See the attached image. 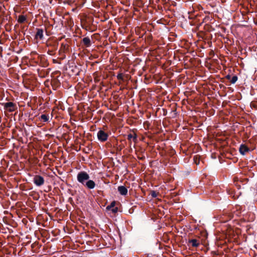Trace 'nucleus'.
<instances>
[{"label": "nucleus", "instance_id": "obj_21", "mask_svg": "<svg viewBox=\"0 0 257 257\" xmlns=\"http://www.w3.org/2000/svg\"><path fill=\"white\" fill-rule=\"evenodd\" d=\"M193 159H194L195 163L196 165L199 164V160L198 159L197 156H194Z\"/></svg>", "mask_w": 257, "mask_h": 257}, {"label": "nucleus", "instance_id": "obj_16", "mask_svg": "<svg viewBox=\"0 0 257 257\" xmlns=\"http://www.w3.org/2000/svg\"><path fill=\"white\" fill-rule=\"evenodd\" d=\"M68 49V45L66 43H62L61 44L60 51L65 52Z\"/></svg>", "mask_w": 257, "mask_h": 257}, {"label": "nucleus", "instance_id": "obj_7", "mask_svg": "<svg viewBox=\"0 0 257 257\" xmlns=\"http://www.w3.org/2000/svg\"><path fill=\"white\" fill-rule=\"evenodd\" d=\"M115 202L113 201L106 208L107 210H111L112 213H116L118 211V207H115Z\"/></svg>", "mask_w": 257, "mask_h": 257}, {"label": "nucleus", "instance_id": "obj_11", "mask_svg": "<svg viewBox=\"0 0 257 257\" xmlns=\"http://www.w3.org/2000/svg\"><path fill=\"white\" fill-rule=\"evenodd\" d=\"M37 33L35 35V39H43L44 38L43 30L42 29L37 28Z\"/></svg>", "mask_w": 257, "mask_h": 257}, {"label": "nucleus", "instance_id": "obj_14", "mask_svg": "<svg viewBox=\"0 0 257 257\" xmlns=\"http://www.w3.org/2000/svg\"><path fill=\"white\" fill-rule=\"evenodd\" d=\"M49 116L48 114H43L39 117V119L43 122H47L49 120Z\"/></svg>", "mask_w": 257, "mask_h": 257}, {"label": "nucleus", "instance_id": "obj_19", "mask_svg": "<svg viewBox=\"0 0 257 257\" xmlns=\"http://www.w3.org/2000/svg\"><path fill=\"white\" fill-rule=\"evenodd\" d=\"M116 77H117V79H118L119 80H121V81L124 80L123 75L122 73H120L118 74Z\"/></svg>", "mask_w": 257, "mask_h": 257}, {"label": "nucleus", "instance_id": "obj_10", "mask_svg": "<svg viewBox=\"0 0 257 257\" xmlns=\"http://www.w3.org/2000/svg\"><path fill=\"white\" fill-rule=\"evenodd\" d=\"M117 190L119 194L121 195L125 196L127 194V189L124 186H118Z\"/></svg>", "mask_w": 257, "mask_h": 257}, {"label": "nucleus", "instance_id": "obj_1", "mask_svg": "<svg viewBox=\"0 0 257 257\" xmlns=\"http://www.w3.org/2000/svg\"><path fill=\"white\" fill-rule=\"evenodd\" d=\"M90 176L89 174L85 171L79 172L77 175V181L89 189H93L95 188V183L91 180H89Z\"/></svg>", "mask_w": 257, "mask_h": 257}, {"label": "nucleus", "instance_id": "obj_4", "mask_svg": "<svg viewBox=\"0 0 257 257\" xmlns=\"http://www.w3.org/2000/svg\"><path fill=\"white\" fill-rule=\"evenodd\" d=\"M33 182L37 186L40 187L44 184L45 180L42 176L36 175L33 178Z\"/></svg>", "mask_w": 257, "mask_h": 257}, {"label": "nucleus", "instance_id": "obj_25", "mask_svg": "<svg viewBox=\"0 0 257 257\" xmlns=\"http://www.w3.org/2000/svg\"><path fill=\"white\" fill-rule=\"evenodd\" d=\"M79 71H78L76 73V74H77V75H79Z\"/></svg>", "mask_w": 257, "mask_h": 257}, {"label": "nucleus", "instance_id": "obj_20", "mask_svg": "<svg viewBox=\"0 0 257 257\" xmlns=\"http://www.w3.org/2000/svg\"><path fill=\"white\" fill-rule=\"evenodd\" d=\"M151 195L152 196V197L156 198L158 196V193H157L155 191H152L151 192Z\"/></svg>", "mask_w": 257, "mask_h": 257}, {"label": "nucleus", "instance_id": "obj_23", "mask_svg": "<svg viewBox=\"0 0 257 257\" xmlns=\"http://www.w3.org/2000/svg\"><path fill=\"white\" fill-rule=\"evenodd\" d=\"M139 159L140 160H143L145 159V157H139Z\"/></svg>", "mask_w": 257, "mask_h": 257}, {"label": "nucleus", "instance_id": "obj_5", "mask_svg": "<svg viewBox=\"0 0 257 257\" xmlns=\"http://www.w3.org/2000/svg\"><path fill=\"white\" fill-rule=\"evenodd\" d=\"M108 135L102 130H100L97 133V138L99 141L103 142L107 140Z\"/></svg>", "mask_w": 257, "mask_h": 257}, {"label": "nucleus", "instance_id": "obj_8", "mask_svg": "<svg viewBox=\"0 0 257 257\" xmlns=\"http://www.w3.org/2000/svg\"><path fill=\"white\" fill-rule=\"evenodd\" d=\"M249 150V148L244 144H241L239 148V153L242 155H244Z\"/></svg>", "mask_w": 257, "mask_h": 257}, {"label": "nucleus", "instance_id": "obj_24", "mask_svg": "<svg viewBox=\"0 0 257 257\" xmlns=\"http://www.w3.org/2000/svg\"><path fill=\"white\" fill-rule=\"evenodd\" d=\"M52 1H53V0H49L50 3H51V4L52 3Z\"/></svg>", "mask_w": 257, "mask_h": 257}, {"label": "nucleus", "instance_id": "obj_17", "mask_svg": "<svg viewBox=\"0 0 257 257\" xmlns=\"http://www.w3.org/2000/svg\"><path fill=\"white\" fill-rule=\"evenodd\" d=\"M27 20V18L26 16L24 15H20L19 16L18 19V22L22 24L24 23Z\"/></svg>", "mask_w": 257, "mask_h": 257}, {"label": "nucleus", "instance_id": "obj_3", "mask_svg": "<svg viewBox=\"0 0 257 257\" xmlns=\"http://www.w3.org/2000/svg\"><path fill=\"white\" fill-rule=\"evenodd\" d=\"M4 109L9 112H13L17 109V105L12 102H9L2 103Z\"/></svg>", "mask_w": 257, "mask_h": 257}, {"label": "nucleus", "instance_id": "obj_18", "mask_svg": "<svg viewBox=\"0 0 257 257\" xmlns=\"http://www.w3.org/2000/svg\"><path fill=\"white\" fill-rule=\"evenodd\" d=\"M238 79V77L236 75H234L231 78L230 82L232 84H234Z\"/></svg>", "mask_w": 257, "mask_h": 257}, {"label": "nucleus", "instance_id": "obj_22", "mask_svg": "<svg viewBox=\"0 0 257 257\" xmlns=\"http://www.w3.org/2000/svg\"><path fill=\"white\" fill-rule=\"evenodd\" d=\"M226 78L227 79H231V76L230 75H227L226 76Z\"/></svg>", "mask_w": 257, "mask_h": 257}, {"label": "nucleus", "instance_id": "obj_12", "mask_svg": "<svg viewBox=\"0 0 257 257\" xmlns=\"http://www.w3.org/2000/svg\"><path fill=\"white\" fill-rule=\"evenodd\" d=\"M127 139L130 142L133 141L134 142H136L137 141V135L135 133H130L127 136Z\"/></svg>", "mask_w": 257, "mask_h": 257}, {"label": "nucleus", "instance_id": "obj_6", "mask_svg": "<svg viewBox=\"0 0 257 257\" xmlns=\"http://www.w3.org/2000/svg\"><path fill=\"white\" fill-rule=\"evenodd\" d=\"M38 74L39 77L41 78H44L47 76L49 73V70H45V69H37Z\"/></svg>", "mask_w": 257, "mask_h": 257}, {"label": "nucleus", "instance_id": "obj_2", "mask_svg": "<svg viewBox=\"0 0 257 257\" xmlns=\"http://www.w3.org/2000/svg\"><path fill=\"white\" fill-rule=\"evenodd\" d=\"M46 46L48 48L47 53L50 55H53L57 50L58 46V43L55 42H48Z\"/></svg>", "mask_w": 257, "mask_h": 257}, {"label": "nucleus", "instance_id": "obj_9", "mask_svg": "<svg viewBox=\"0 0 257 257\" xmlns=\"http://www.w3.org/2000/svg\"><path fill=\"white\" fill-rule=\"evenodd\" d=\"M82 43L85 47H89L91 45V41L88 37H84L82 39Z\"/></svg>", "mask_w": 257, "mask_h": 257}, {"label": "nucleus", "instance_id": "obj_13", "mask_svg": "<svg viewBox=\"0 0 257 257\" xmlns=\"http://www.w3.org/2000/svg\"><path fill=\"white\" fill-rule=\"evenodd\" d=\"M189 244H191L192 247H198L200 245V243L196 239H191L188 240V245Z\"/></svg>", "mask_w": 257, "mask_h": 257}, {"label": "nucleus", "instance_id": "obj_15", "mask_svg": "<svg viewBox=\"0 0 257 257\" xmlns=\"http://www.w3.org/2000/svg\"><path fill=\"white\" fill-rule=\"evenodd\" d=\"M49 65V63L45 58H41L40 62V66L42 67H46Z\"/></svg>", "mask_w": 257, "mask_h": 257}]
</instances>
